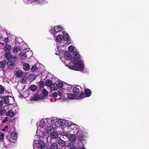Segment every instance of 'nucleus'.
Masks as SVG:
<instances>
[{"instance_id": "obj_28", "label": "nucleus", "mask_w": 149, "mask_h": 149, "mask_svg": "<svg viewBox=\"0 0 149 149\" xmlns=\"http://www.w3.org/2000/svg\"><path fill=\"white\" fill-rule=\"evenodd\" d=\"M67 97L69 99H73L74 98L75 96L74 94L70 93L67 94Z\"/></svg>"}, {"instance_id": "obj_29", "label": "nucleus", "mask_w": 149, "mask_h": 149, "mask_svg": "<svg viewBox=\"0 0 149 149\" xmlns=\"http://www.w3.org/2000/svg\"><path fill=\"white\" fill-rule=\"evenodd\" d=\"M6 62V61H2L0 62V68H3L5 67Z\"/></svg>"}, {"instance_id": "obj_23", "label": "nucleus", "mask_w": 149, "mask_h": 149, "mask_svg": "<svg viewBox=\"0 0 149 149\" xmlns=\"http://www.w3.org/2000/svg\"><path fill=\"white\" fill-rule=\"evenodd\" d=\"M21 49L19 46H16L13 47V52H17L21 50Z\"/></svg>"}, {"instance_id": "obj_44", "label": "nucleus", "mask_w": 149, "mask_h": 149, "mask_svg": "<svg viewBox=\"0 0 149 149\" xmlns=\"http://www.w3.org/2000/svg\"><path fill=\"white\" fill-rule=\"evenodd\" d=\"M8 121V118L7 117H6L3 120L2 122V123H5L6 122H7Z\"/></svg>"}, {"instance_id": "obj_32", "label": "nucleus", "mask_w": 149, "mask_h": 149, "mask_svg": "<svg viewBox=\"0 0 149 149\" xmlns=\"http://www.w3.org/2000/svg\"><path fill=\"white\" fill-rule=\"evenodd\" d=\"M42 95L45 96H47L48 95V91L45 88L42 89Z\"/></svg>"}, {"instance_id": "obj_21", "label": "nucleus", "mask_w": 149, "mask_h": 149, "mask_svg": "<svg viewBox=\"0 0 149 149\" xmlns=\"http://www.w3.org/2000/svg\"><path fill=\"white\" fill-rule=\"evenodd\" d=\"M76 139V137L75 135L72 134L70 135L69 136V140L72 142H74L75 141Z\"/></svg>"}, {"instance_id": "obj_14", "label": "nucleus", "mask_w": 149, "mask_h": 149, "mask_svg": "<svg viewBox=\"0 0 149 149\" xmlns=\"http://www.w3.org/2000/svg\"><path fill=\"white\" fill-rule=\"evenodd\" d=\"M58 88L57 84L56 83H53L52 84L50 87V89L51 90L54 91L56 90Z\"/></svg>"}, {"instance_id": "obj_5", "label": "nucleus", "mask_w": 149, "mask_h": 149, "mask_svg": "<svg viewBox=\"0 0 149 149\" xmlns=\"http://www.w3.org/2000/svg\"><path fill=\"white\" fill-rule=\"evenodd\" d=\"M7 139L3 141L4 146L5 147H8L14 145L15 142L10 139H8L7 137Z\"/></svg>"}, {"instance_id": "obj_12", "label": "nucleus", "mask_w": 149, "mask_h": 149, "mask_svg": "<svg viewBox=\"0 0 149 149\" xmlns=\"http://www.w3.org/2000/svg\"><path fill=\"white\" fill-rule=\"evenodd\" d=\"M11 48V47L9 45L7 44L4 48V51L6 53H9Z\"/></svg>"}, {"instance_id": "obj_2", "label": "nucleus", "mask_w": 149, "mask_h": 149, "mask_svg": "<svg viewBox=\"0 0 149 149\" xmlns=\"http://www.w3.org/2000/svg\"><path fill=\"white\" fill-rule=\"evenodd\" d=\"M1 99L2 102L6 104H8L10 105L13 104L12 102V101H13V100L11 97H10V99H9L8 96H3L1 97Z\"/></svg>"}, {"instance_id": "obj_13", "label": "nucleus", "mask_w": 149, "mask_h": 149, "mask_svg": "<svg viewBox=\"0 0 149 149\" xmlns=\"http://www.w3.org/2000/svg\"><path fill=\"white\" fill-rule=\"evenodd\" d=\"M6 116H8L11 117H13L15 115L14 112L11 110H9L6 114Z\"/></svg>"}, {"instance_id": "obj_25", "label": "nucleus", "mask_w": 149, "mask_h": 149, "mask_svg": "<svg viewBox=\"0 0 149 149\" xmlns=\"http://www.w3.org/2000/svg\"><path fill=\"white\" fill-rule=\"evenodd\" d=\"M63 38L65 41L68 40L69 38V36L67 33H65L62 37Z\"/></svg>"}, {"instance_id": "obj_18", "label": "nucleus", "mask_w": 149, "mask_h": 149, "mask_svg": "<svg viewBox=\"0 0 149 149\" xmlns=\"http://www.w3.org/2000/svg\"><path fill=\"white\" fill-rule=\"evenodd\" d=\"M23 68L24 70L28 71L30 68V65L29 64L27 63H24L23 65Z\"/></svg>"}, {"instance_id": "obj_15", "label": "nucleus", "mask_w": 149, "mask_h": 149, "mask_svg": "<svg viewBox=\"0 0 149 149\" xmlns=\"http://www.w3.org/2000/svg\"><path fill=\"white\" fill-rule=\"evenodd\" d=\"M64 54L67 60H70L72 58L71 54L68 52H65Z\"/></svg>"}, {"instance_id": "obj_48", "label": "nucleus", "mask_w": 149, "mask_h": 149, "mask_svg": "<svg viewBox=\"0 0 149 149\" xmlns=\"http://www.w3.org/2000/svg\"><path fill=\"white\" fill-rule=\"evenodd\" d=\"M3 104L2 101L0 100V107H2Z\"/></svg>"}, {"instance_id": "obj_9", "label": "nucleus", "mask_w": 149, "mask_h": 149, "mask_svg": "<svg viewBox=\"0 0 149 149\" xmlns=\"http://www.w3.org/2000/svg\"><path fill=\"white\" fill-rule=\"evenodd\" d=\"M7 66L9 68H12L15 66V63L12 60L9 59L6 63Z\"/></svg>"}, {"instance_id": "obj_42", "label": "nucleus", "mask_w": 149, "mask_h": 149, "mask_svg": "<svg viewBox=\"0 0 149 149\" xmlns=\"http://www.w3.org/2000/svg\"><path fill=\"white\" fill-rule=\"evenodd\" d=\"M44 86V81H41L39 83V87L40 88H42Z\"/></svg>"}, {"instance_id": "obj_8", "label": "nucleus", "mask_w": 149, "mask_h": 149, "mask_svg": "<svg viewBox=\"0 0 149 149\" xmlns=\"http://www.w3.org/2000/svg\"><path fill=\"white\" fill-rule=\"evenodd\" d=\"M83 134L81 131H78L76 134V138L79 141L83 140Z\"/></svg>"}, {"instance_id": "obj_33", "label": "nucleus", "mask_w": 149, "mask_h": 149, "mask_svg": "<svg viewBox=\"0 0 149 149\" xmlns=\"http://www.w3.org/2000/svg\"><path fill=\"white\" fill-rule=\"evenodd\" d=\"M61 36L60 35H57L56 38V41L58 42H60L62 40Z\"/></svg>"}, {"instance_id": "obj_17", "label": "nucleus", "mask_w": 149, "mask_h": 149, "mask_svg": "<svg viewBox=\"0 0 149 149\" xmlns=\"http://www.w3.org/2000/svg\"><path fill=\"white\" fill-rule=\"evenodd\" d=\"M23 75V73L22 71L18 70L16 71L15 73L16 76L17 77H21Z\"/></svg>"}, {"instance_id": "obj_38", "label": "nucleus", "mask_w": 149, "mask_h": 149, "mask_svg": "<svg viewBox=\"0 0 149 149\" xmlns=\"http://www.w3.org/2000/svg\"><path fill=\"white\" fill-rule=\"evenodd\" d=\"M4 137V134L2 132H0V141H4L3 140Z\"/></svg>"}, {"instance_id": "obj_36", "label": "nucleus", "mask_w": 149, "mask_h": 149, "mask_svg": "<svg viewBox=\"0 0 149 149\" xmlns=\"http://www.w3.org/2000/svg\"><path fill=\"white\" fill-rule=\"evenodd\" d=\"M86 97V95H85V93H84L83 92H81L80 95H79V98L80 99H82Z\"/></svg>"}, {"instance_id": "obj_43", "label": "nucleus", "mask_w": 149, "mask_h": 149, "mask_svg": "<svg viewBox=\"0 0 149 149\" xmlns=\"http://www.w3.org/2000/svg\"><path fill=\"white\" fill-rule=\"evenodd\" d=\"M58 88H62L63 86V84L62 83L60 82L57 84Z\"/></svg>"}, {"instance_id": "obj_49", "label": "nucleus", "mask_w": 149, "mask_h": 149, "mask_svg": "<svg viewBox=\"0 0 149 149\" xmlns=\"http://www.w3.org/2000/svg\"><path fill=\"white\" fill-rule=\"evenodd\" d=\"M47 149H52L50 148H47Z\"/></svg>"}, {"instance_id": "obj_4", "label": "nucleus", "mask_w": 149, "mask_h": 149, "mask_svg": "<svg viewBox=\"0 0 149 149\" xmlns=\"http://www.w3.org/2000/svg\"><path fill=\"white\" fill-rule=\"evenodd\" d=\"M77 68V70H83L84 65L83 61L80 59H79L78 63H74Z\"/></svg>"}, {"instance_id": "obj_40", "label": "nucleus", "mask_w": 149, "mask_h": 149, "mask_svg": "<svg viewBox=\"0 0 149 149\" xmlns=\"http://www.w3.org/2000/svg\"><path fill=\"white\" fill-rule=\"evenodd\" d=\"M31 70L33 72L37 70H38V67L36 65H35L32 67Z\"/></svg>"}, {"instance_id": "obj_31", "label": "nucleus", "mask_w": 149, "mask_h": 149, "mask_svg": "<svg viewBox=\"0 0 149 149\" xmlns=\"http://www.w3.org/2000/svg\"><path fill=\"white\" fill-rule=\"evenodd\" d=\"M50 148L52 149H58V145L56 143H53L51 145Z\"/></svg>"}, {"instance_id": "obj_46", "label": "nucleus", "mask_w": 149, "mask_h": 149, "mask_svg": "<svg viewBox=\"0 0 149 149\" xmlns=\"http://www.w3.org/2000/svg\"><path fill=\"white\" fill-rule=\"evenodd\" d=\"M8 127V126H6L4 128L2 129V131L3 132H5V131H8V130H7Z\"/></svg>"}, {"instance_id": "obj_34", "label": "nucleus", "mask_w": 149, "mask_h": 149, "mask_svg": "<svg viewBox=\"0 0 149 149\" xmlns=\"http://www.w3.org/2000/svg\"><path fill=\"white\" fill-rule=\"evenodd\" d=\"M68 51L70 52H74V47L72 45H70L68 47Z\"/></svg>"}, {"instance_id": "obj_7", "label": "nucleus", "mask_w": 149, "mask_h": 149, "mask_svg": "<svg viewBox=\"0 0 149 149\" xmlns=\"http://www.w3.org/2000/svg\"><path fill=\"white\" fill-rule=\"evenodd\" d=\"M72 91L74 95H79L80 93L79 86H76L74 87Z\"/></svg>"}, {"instance_id": "obj_47", "label": "nucleus", "mask_w": 149, "mask_h": 149, "mask_svg": "<svg viewBox=\"0 0 149 149\" xmlns=\"http://www.w3.org/2000/svg\"><path fill=\"white\" fill-rule=\"evenodd\" d=\"M58 95L59 96H61V95H62V93L61 92V91H58Z\"/></svg>"}, {"instance_id": "obj_45", "label": "nucleus", "mask_w": 149, "mask_h": 149, "mask_svg": "<svg viewBox=\"0 0 149 149\" xmlns=\"http://www.w3.org/2000/svg\"><path fill=\"white\" fill-rule=\"evenodd\" d=\"M52 96L54 97H56L58 96V94L56 92H54L52 94Z\"/></svg>"}, {"instance_id": "obj_1", "label": "nucleus", "mask_w": 149, "mask_h": 149, "mask_svg": "<svg viewBox=\"0 0 149 149\" xmlns=\"http://www.w3.org/2000/svg\"><path fill=\"white\" fill-rule=\"evenodd\" d=\"M63 29L60 25H58L56 26H54V28L52 27L49 32L51 34H52L53 36L55 37L56 34L58 32L62 31Z\"/></svg>"}, {"instance_id": "obj_3", "label": "nucleus", "mask_w": 149, "mask_h": 149, "mask_svg": "<svg viewBox=\"0 0 149 149\" xmlns=\"http://www.w3.org/2000/svg\"><path fill=\"white\" fill-rule=\"evenodd\" d=\"M73 58L72 59V61L73 63H78L80 58V56L77 52H73Z\"/></svg>"}, {"instance_id": "obj_35", "label": "nucleus", "mask_w": 149, "mask_h": 149, "mask_svg": "<svg viewBox=\"0 0 149 149\" xmlns=\"http://www.w3.org/2000/svg\"><path fill=\"white\" fill-rule=\"evenodd\" d=\"M5 55L6 57L8 59L12 58V55H11L9 53H6Z\"/></svg>"}, {"instance_id": "obj_20", "label": "nucleus", "mask_w": 149, "mask_h": 149, "mask_svg": "<svg viewBox=\"0 0 149 149\" xmlns=\"http://www.w3.org/2000/svg\"><path fill=\"white\" fill-rule=\"evenodd\" d=\"M58 144L62 147H64L65 146V142L63 140L60 139L58 140Z\"/></svg>"}, {"instance_id": "obj_11", "label": "nucleus", "mask_w": 149, "mask_h": 149, "mask_svg": "<svg viewBox=\"0 0 149 149\" xmlns=\"http://www.w3.org/2000/svg\"><path fill=\"white\" fill-rule=\"evenodd\" d=\"M10 139L13 141L16 140L17 137V135L16 133L14 132H12L11 133L10 135Z\"/></svg>"}, {"instance_id": "obj_39", "label": "nucleus", "mask_w": 149, "mask_h": 149, "mask_svg": "<svg viewBox=\"0 0 149 149\" xmlns=\"http://www.w3.org/2000/svg\"><path fill=\"white\" fill-rule=\"evenodd\" d=\"M27 80V78L26 77H24L23 78H22L21 79V82L23 84L25 83Z\"/></svg>"}, {"instance_id": "obj_6", "label": "nucleus", "mask_w": 149, "mask_h": 149, "mask_svg": "<svg viewBox=\"0 0 149 149\" xmlns=\"http://www.w3.org/2000/svg\"><path fill=\"white\" fill-rule=\"evenodd\" d=\"M37 145L38 147L41 149H47L45 146V143L42 140L38 142Z\"/></svg>"}, {"instance_id": "obj_16", "label": "nucleus", "mask_w": 149, "mask_h": 149, "mask_svg": "<svg viewBox=\"0 0 149 149\" xmlns=\"http://www.w3.org/2000/svg\"><path fill=\"white\" fill-rule=\"evenodd\" d=\"M42 0H28V4H31L32 3H41Z\"/></svg>"}, {"instance_id": "obj_26", "label": "nucleus", "mask_w": 149, "mask_h": 149, "mask_svg": "<svg viewBox=\"0 0 149 149\" xmlns=\"http://www.w3.org/2000/svg\"><path fill=\"white\" fill-rule=\"evenodd\" d=\"M50 136L52 139H56L58 137V135L56 133L53 132L50 134Z\"/></svg>"}, {"instance_id": "obj_22", "label": "nucleus", "mask_w": 149, "mask_h": 149, "mask_svg": "<svg viewBox=\"0 0 149 149\" xmlns=\"http://www.w3.org/2000/svg\"><path fill=\"white\" fill-rule=\"evenodd\" d=\"M29 89L31 91L34 92L37 89V87L35 85H31L29 87Z\"/></svg>"}, {"instance_id": "obj_10", "label": "nucleus", "mask_w": 149, "mask_h": 149, "mask_svg": "<svg viewBox=\"0 0 149 149\" xmlns=\"http://www.w3.org/2000/svg\"><path fill=\"white\" fill-rule=\"evenodd\" d=\"M84 93L86 97H88L91 95V90L88 88H85L84 90Z\"/></svg>"}, {"instance_id": "obj_41", "label": "nucleus", "mask_w": 149, "mask_h": 149, "mask_svg": "<svg viewBox=\"0 0 149 149\" xmlns=\"http://www.w3.org/2000/svg\"><path fill=\"white\" fill-rule=\"evenodd\" d=\"M59 122L60 123V125L64 126L65 125V121L64 120L62 119Z\"/></svg>"}, {"instance_id": "obj_37", "label": "nucleus", "mask_w": 149, "mask_h": 149, "mask_svg": "<svg viewBox=\"0 0 149 149\" xmlns=\"http://www.w3.org/2000/svg\"><path fill=\"white\" fill-rule=\"evenodd\" d=\"M4 88L3 86L0 85V94H3L4 91Z\"/></svg>"}, {"instance_id": "obj_19", "label": "nucleus", "mask_w": 149, "mask_h": 149, "mask_svg": "<svg viewBox=\"0 0 149 149\" xmlns=\"http://www.w3.org/2000/svg\"><path fill=\"white\" fill-rule=\"evenodd\" d=\"M19 55L22 59H26L27 58L26 53L25 52H21Z\"/></svg>"}, {"instance_id": "obj_27", "label": "nucleus", "mask_w": 149, "mask_h": 149, "mask_svg": "<svg viewBox=\"0 0 149 149\" xmlns=\"http://www.w3.org/2000/svg\"><path fill=\"white\" fill-rule=\"evenodd\" d=\"M33 98L34 100L37 101L40 99V96L38 94H35L33 95Z\"/></svg>"}, {"instance_id": "obj_30", "label": "nucleus", "mask_w": 149, "mask_h": 149, "mask_svg": "<svg viewBox=\"0 0 149 149\" xmlns=\"http://www.w3.org/2000/svg\"><path fill=\"white\" fill-rule=\"evenodd\" d=\"M6 112V110L5 109V108L4 107L3 108H0V115H3Z\"/></svg>"}, {"instance_id": "obj_24", "label": "nucleus", "mask_w": 149, "mask_h": 149, "mask_svg": "<svg viewBox=\"0 0 149 149\" xmlns=\"http://www.w3.org/2000/svg\"><path fill=\"white\" fill-rule=\"evenodd\" d=\"M45 85L47 86H51L52 84V82L50 79H47L45 81Z\"/></svg>"}]
</instances>
